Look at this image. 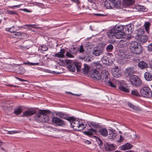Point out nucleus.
Here are the masks:
<instances>
[{
  "instance_id": "obj_52",
  "label": "nucleus",
  "mask_w": 152,
  "mask_h": 152,
  "mask_svg": "<svg viewBox=\"0 0 152 152\" xmlns=\"http://www.w3.org/2000/svg\"><path fill=\"white\" fill-rule=\"evenodd\" d=\"M41 47V49L44 51H46L48 49V47L46 46H42Z\"/></svg>"
},
{
  "instance_id": "obj_1",
  "label": "nucleus",
  "mask_w": 152,
  "mask_h": 152,
  "mask_svg": "<svg viewBox=\"0 0 152 152\" xmlns=\"http://www.w3.org/2000/svg\"><path fill=\"white\" fill-rule=\"evenodd\" d=\"M71 124L72 127L76 131H79L84 129L85 127L83 124H80V121L74 118L69 117L66 119Z\"/></svg>"
},
{
  "instance_id": "obj_39",
  "label": "nucleus",
  "mask_w": 152,
  "mask_h": 152,
  "mask_svg": "<svg viewBox=\"0 0 152 152\" xmlns=\"http://www.w3.org/2000/svg\"><path fill=\"white\" fill-rule=\"evenodd\" d=\"M84 67L82 69L83 72L84 74H87L89 70V68L88 66V65L86 64H84Z\"/></svg>"
},
{
  "instance_id": "obj_23",
  "label": "nucleus",
  "mask_w": 152,
  "mask_h": 152,
  "mask_svg": "<svg viewBox=\"0 0 152 152\" xmlns=\"http://www.w3.org/2000/svg\"><path fill=\"white\" fill-rule=\"evenodd\" d=\"M101 61L103 64L107 65H109L112 62L111 60L109 59L107 56H104L101 58Z\"/></svg>"
},
{
  "instance_id": "obj_34",
  "label": "nucleus",
  "mask_w": 152,
  "mask_h": 152,
  "mask_svg": "<svg viewBox=\"0 0 152 152\" xmlns=\"http://www.w3.org/2000/svg\"><path fill=\"white\" fill-rule=\"evenodd\" d=\"M99 132L102 136L106 137L108 135L107 130L105 128H102L99 130Z\"/></svg>"
},
{
  "instance_id": "obj_8",
  "label": "nucleus",
  "mask_w": 152,
  "mask_h": 152,
  "mask_svg": "<svg viewBox=\"0 0 152 152\" xmlns=\"http://www.w3.org/2000/svg\"><path fill=\"white\" fill-rule=\"evenodd\" d=\"M101 80L102 82H105L110 80L109 73L107 71L103 70L101 72Z\"/></svg>"
},
{
  "instance_id": "obj_18",
  "label": "nucleus",
  "mask_w": 152,
  "mask_h": 152,
  "mask_svg": "<svg viewBox=\"0 0 152 152\" xmlns=\"http://www.w3.org/2000/svg\"><path fill=\"white\" fill-rule=\"evenodd\" d=\"M118 88L120 91L126 93H129V90L126 83H121L119 86Z\"/></svg>"
},
{
  "instance_id": "obj_51",
  "label": "nucleus",
  "mask_w": 152,
  "mask_h": 152,
  "mask_svg": "<svg viewBox=\"0 0 152 152\" xmlns=\"http://www.w3.org/2000/svg\"><path fill=\"white\" fill-rule=\"evenodd\" d=\"M90 124L93 127L96 129L99 126V125L98 124L94 122H91Z\"/></svg>"
},
{
  "instance_id": "obj_40",
  "label": "nucleus",
  "mask_w": 152,
  "mask_h": 152,
  "mask_svg": "<svg viewBox=\"0 0 152 152\" xmlns=\"http://www.w3.org/2000/svg\"><path fill=\"white\" fill-rule=\"evenodd\" d=\"M136 10L138 11H145V7L144 6L137 5L135 6Z\"/></svg>"
},
{
  "instance_id": "obj_58",
  "label": "nucleus",
  "mask_w": 152,
  "mask_h": 152,
  "mask_svg": "<svg viewBox=\"0 0 152 152\" xmlns=\"http://www.w3.org/2000/svg\"><path fill=\"white\" fill-rule=\"evenodd\" d=\"M72 2L78 4L79 3V0H71Z\"/></svg>"
},
{
  "instance_id": "obj_42",
  "label": "nucleus",
  "mask_w": 152,
  "mask_h": 152,
  "mask_svg": "<svg viewBox=\"0 0 152 152\" xmlns=\"http://www.w3.org/2000/svg\"><path fill=\"white\" fill-rule=\"evenodd\" d=\"M74 64L75 65V67H76L77 71H80L81 70V64L79 63H76Z\"/></svg>"
},
{
  "instance_id": "obj_38",
  "label": "nucleus",
  "mask_w": 152,
  "mask_h": 152,
  "mask_svg": "<svg viewBox=\"0 0 152 152\" xmlns=\"http://www.w3.org/2000/svg\"><path fill=\"white\" fill-rule=\"evenodd\" d=\"M79 48L77 47H73L69 50V52L72 54H76L78 51Z\"/></svg>"
},
{
  "instance_id": "obj_46",
  "label": "nucleus",
  "mask_w": 152,
  "mask_h": 152,
  "mask_svg": "<svg viewBox=\"0 0 152 152\" xmlns=\"http://www.w3.org/2000/svg\"><path fill=\"white\" fill-rule=\"evenodd\" d=\"M94 14L96 16H98L99 17L106 16L107 15L105 13H103L101 12L98 13H95Z\"/></svg>"
},
{
  "instance_id": "obj_60",
  "label": "nucleus",
  "mask_w": 152,
  "mask_h": 152,
  "mask_svg": "<svg viewBox=\"0 0 152 152\" xmlns=\"http://www.w3.org/2000/svg\"><path fill=\"white\" fill-rule=\"evenodd\" d=\"M58 115L60 118H62L64 116V114L61 113H59L58 114Z\"/></svg>"
},
{
  "instance_id": "obj_31",
  "label": "nucleus",
  "mask_w": 152,
  "mask_h": 152,
  "mask_svg": "<svg viewBox=\"0 0 152 152\" xmlns=\"http://www.w3.org/2000/svg\"><path fill=\"white\" fill-rule=\"evenodd\" d=\"M127 45V42L126 40H121L118 43V46L120 48L126 47Z\"/></svg>"
},
{
  "instance_id": "obj_11",
  "label": "nucleus",
  "mask_w": 152,
  "mask_h": 152,
  "mask_svg": "<svg viewBox=\"0 0 152 152\" xmlns=\"http://www.w3.org/2000/svg\"><path fill=\"white\" fill-rule=\"evenodd\" d=\"M52 121L53 123L58 126H62L64 124L63 121L56 117H53Z\"/></svg>"
},
{
  "instance_id": "obj_26",
  "label": "nucleus",
  "mask_w": 152,
  "mask_h": 152,
  "mask_svg": "<svg viewBox=\"0 0 152 152\" xmlns=\"http://www.w3.org/2000/svg\"><path fill=\"white\" fill-rule=\"evenodd\" d=\"M65 52V50L64 49H61L60 51L58 52L54 55V56L56 57L59 58H63L64 56V54Z\"/></svg>"
},
{
  "instance_id": "obj_29",
  "label": "nucleus",
  "mask_w": 152,
  "mask_h": 152,
  "mask_svg": "<svg viewBox=\"0 0 152 152\" xmlns=\"http://www.w3.org/2000/svg\"><path fill=\"white\" fill-rule=\"evenodd\" d=\"M96 132V130L91 128L88 130V131L84 132V133L87 135L91 136L95 134Z\"/></svg>"
},
{
  "instance_id": "obj_44",
  "label": "nucleus",
  "mask_w": 152,
  "mask_h": 152,
  "mask_svg": "<svg viewBox=\"0 0 152 152\" xmlns=\"http://www.w3.org/2000/svg\"><path fill=\"white\" fill-rule=\"evenodd\" d=\"M6 31H9L11 32H14L15 31H16V29L14 28V26H13L12 27L10 28H6Z\"/></svg>"
},
{
  "instance_id": "obj_64",
  "label": "nucleus",
  "mask_w": 152,
  "mask_h": 152,
  "mask_svg": "<svg viewBox=\"0 0 152 152\" xmlns=\"http://www.w3.org/2000/svg\"><path fill=\"white\" fill-rule=\"evenodd\" d=\"M81 94H74L73 93L72 95L76 96H80L81 95Z\"/></svg>"
},
{
  "instance_id": "obj_4",
  "label": "nucleus",
  "mask_w": 152,
  "mask_h": 152,
  "mask_svg": "<svg viewBox=\"0 0 152 152\" xmlns=\"http://www.w3.org/2000/svg\"><path fill=\"white\" fill-rule=\"evenodd\" d=\"M120 5L121 0H107L105 3V6L107 9L117 7Z\"/></svg>"
},
{
  "instance_id": "obj_5",
  "label": "nucleus",
  "mask_w": 152,
  "mask_h": 152,
  "mask_svg": "<svg viewBox=\"0 0 152 152\" xmlns=\"http://www.w3.org/2000/svg\"><path fill=\"white\" fill-rule=\"evenodd\" d=\"M129 80L133 86H139L142 84V81L136 75H132L129 78Z\"/></svg>"
},
{
  "instance_id": "obj_62",
  "label": "nucleus",
  "mask_w": 152,
  "mask_h": 152,
  "mask_svg": "<svg viewBox=\"0 0 152 152\" xmlns=\"http://www.w3.org/2000/svg\"><path fill=\"white\" fill-rule=\"evenodd\" d=\"M16 78L18 80H20V81L23 82L24 81H25V80L23 79H21V78H18V77H16Z\"/></svg>"
},
{
  "instance_id": "obj_56",
  "label": "nucleus",
  "mask_w": 152,
  "mask_h": 152,
  "mask_svg": "<svg viewBox=\"0 0 152 152\" xmlns=\"http://www.w3.org/2000/svg\"><path fill=\"white\" fill-rule=\"evenodd\" d=\"M124 138L122 136L120 135V139L118 141V142H121L124 141Z\"/></svg>"
},
{
  "instance_id": "obj_20",
  "label": "nucleus",
  "mask_w": 152,
  "mask_h": 152,
  "mask_svg": "<svg viewBox=\"0 0 152 152\" xmlns=\"http://www.w3.org/2000/svg\"><path fill=\"white\" fill-rule=\"evenodd\" d=\"M41 113L43 114V115H42L40 122L44 123L47 122L49 121V118L46 112L44 110V111L42 112Z\"/></svg>"
},
{
  "instance_id": "obj_36",
  "label": "nucleus",
  "mask_w": 152,
  "mask_h": 152,
  "mask_svg": "<svg viewBox=\"0 0 152 152\" xmlns=\"http://www.w3.org/2000/svg\"><path fill=\"white\" fill-rule=\"evenodd\" d=\"M113 28L115 30V33L118 32V31H123L124 32V27L123 26H115Z\"/></svg>"
},
{
  "instance_id": "obj_19",
  "label": "nucleus",
  "mask_w": 152,
  "mask_h": 152,
  "mask_svg": "<svg viewBox=\"0 0 152 152\" xmlns=\"http://www.w3.org/2000/svg\"><path fill=\"white\" fill-rule=\"evenodd\" d=\"M138 67L141 69H144L148 67V64L145 61H140L137 64Z\"/></svg>"
},
{
  "instance_id": "obj_35",
  "label": "nucleus",
  "mask_w": 152,
  "mask_h": 152,
  "mask_svg": "<svg viewBox=\"0 0 152 152\" xmlns=\"http://www.w3.org/2000/svg\"><path fill=\"white\" fill-rule=\"evenodd\" d=\"M22 112V109L20 107H16L14 110L13 113L16 115L20 114Z\"/></svg>"
},
{
  "instance_id": "obj_6",
  "label": "nucleus",
  "mask_w": 152,
  "mask_h": 152,
  "mask_svg": "<svg viewBox=\"0 0 152 152\" xmlns=\"http://www.w3.org/2000/svg\"><path fill=\"white\" fill-rule=\"evenodd\" d=\"M140 92L143 96L146 98H150L152 96V92L148 87H143L141 89Z\"/></svg>"
},
{
  "instance_id": "obj_59",
  "label": "nucleus",
  "mask_w": 152,
  "mask_h": 152,
  "mask_svg": "<svg viewBox=\"0 0 152 152\" xmlns=\"http://www.w3.org/2000/svg\"><path fill=\"white\" fill-rule=\"evenodd\" d=\"M134 138L136 139V140L139 139L140 137L139 135L136 134L134 135Z\"/></svg>"
},
{
  "instance_id": "obj_15",
  "label": "nucleus",
  "mask_w": 152,
  "mask_h": 152,
  "mask_svg": "<svg viewBox=\"0 0 152 152\" xmlns=\"http://www.w3.org/2000/svg\"><path fill=\"white\" fill-rule=\"evenodd\" d=\"M118 135L115 130L113 129L110 130L108 135V138L110 140H113L116 138Z\"/></svg>"
},
{
  "instance_id": "obj_54",
  "label": "nucleus",
  "mask_w": 152,
  "mask_h": 152,
  "mask_svg": "<svg viewBox=\"0 0 152 152\" xmlns=\"http://www.w3.org/2000/svg\"><path fill=\"white\" fill-rule=\"evenodd\" d=\"M148 50L149 51H152V44H151L148 45Z\"/></svg>"
},
{
  "instance_id": "obj_61",
  "label": "nucleus",
  "mask_w": 152,
  "mask_h": 152,
  "mask_svg": "<svg viewBox=\"0 0 152 152\" xmlns=\"http://www.w3.org/2000/svg\"><path fill=\"white\" fill-rule=\"evenodd\" d=\"M8 133L9 134H12L15 133H16V132L15 131H8Z\"/></svg>"
},
{
  "instance_id": "obj_14",
  "label": "nucleus",
  "mask_w": 152,
  "mask_h": 152,
  "mask_svg": "<svg viewBox=\"0 0 152 152\" xmlns=\"http://www.w3.org/2000/svg\"><path fill=\"white\" fill-rule=\"evenodd\" d=\"M112 73L113 76L116 77H118L121 76V71L118 67H115V68L112 69Z\"/></svg>"
},
{
  "instance_id": "obj_28",
  "label": "nucleus",
  "mask_w": 152,
  "mask_h": 152,
  "mask_svg": "<svg viewBox=\"0 0 152 152\" xmlns=\"http://www.w3.org/2000/svg\"><path fill=\"white\" fill-rule=\"evenodd\" d=\"M14 35L15 36H13L14 37H17L16 36H18L19 38L21 39H24L27 36V34L24 33L15 32Z\"/></svg>"
},
{
  "instance_id": "obj_30",
  "label": "nucleus",
  "mask_w": 152,
  "mask_h": 152,
  "mask_svg": "<svg viewBox=\"0 0 152 152\" xmlns=\"http://www.w3.org/2000/svg\"><path fill=\"white\" fill-rule=\"evenodd\" d=\"M125 34L124 31H118L115 33V37L117 39L123 38L125 36Z\"/></svg>"
},
{
  "instance_id": "obj_32",
  "label": "nucleus",
  "mask_w": 152,
  "mask_h": 152,
  "mask_svg": "<svg viewBox=\"0 0 152 152\" xmlns=\"http://www.w3.org/2000/svg\"><path fill=\"white\" fill-rule=\"evenodd\" d=\"M124 4L125 6L131 5L135 3V1L134 0H123Z\"/></svg>"
},
{
  "instance_id": "obj_55",
  "label": "nucleus",
  "mask_w": 152,
  "mask_h": 152,
  "mask_svg": "<svg viewBox=\"0 0 152 152\" xmlns=\"http://www.w3.org/2000/svg\"><path fill=\"white\" fill-rule=\"evenodd\" d=\"M7 12L10 14H12V15H14V14H16L17 13L15 12L14 11H11L10 10H8L7 11Z\"/></svg>"
},
{
  "instance_id": "obj_12",
  "label": "nucleus",
  "mask_w": 152,
  "mask_h": 152,
  "mask_svg": "<svg viewBox=\"0 0 152 152\" xmlns=\"http://www.w3.org/2000/svg\"><path fill=\"white\" fill-rule=\"evenodd\" d=\"M104 148L105 150L108 151H112L115 149V146L113 144H109V143H105Z\"/></svg>"
},
{
  "instance_id": "obj_7",
  "label": "nucleus",
  "mask_w": 152,
  "mask_h": 152,
  "mask_svg": "<svg viewBox=\"0 0 152 152\" xmlns=\"http://www.w3.org/2000/svg\"><path fill=\"white\" fill-rule=\"evenodd\" d=\"M90 75L93 80H99L101 79V73L97 70L94 69L91 70L90 72Z\"/></svg>"
},
{
  "instance_id": "obj_53",
  "label": "nucleus",
  "mask_w": 152,
  "mask_h": 152,
  "mask_svg": "<svg viewBox=\"0 0 152 152\" xmlns=\"http://www.w3.org/2000/svg\"><path fill=\"white\" fill-rule=\"evenodd\" d=\"M25 26H30V27H32L33 28H37V29H38V28H39V27H36V25H34V24H33V25H32V24L26 25H25Z\"/></svg>"
},
{
  "instance_id": "obj_37",
  "label": "nucleus",
  "mask_w": 152,
  "mask_h": 152,
  "mask_svg": "<svg viewBox=\"0 0 152 152\" xmlns=\"http://www.w3.org/2000/svg\"><path fill=\"white\" fill-rule=\"evenodd\" d=\"M110 79L104 83L105 84L112 87L115 88L116 87V84L113 81H110Z\"/></svg>"
},
{
  "instance_id": "obj_33",
  "label": "nucleus",
  "mask_w": 152,
  "mask_h": 152,
  "mask_svg": "<svg viewBox=\"0 0 152 152\" xmlns=\"http://www.w3.org/2000/svg\"><path fill=\"white\" fill-rule=\"evenodd\" d=\"M44 110H40L39 111V112L38 113L36 114L34 116V118L35 119L41 122V116L42 115H43L42 113V112L44 111Z\"/></svg>"
},
{
  "instance_id": "obj_48",
  "label": "nucleus",
  "mask_w": 152,
  "mask_h": 152,
  "mask_svg": "<svg viewBox=\"0 0 152 152\" xmlns=\"http://www.w3.org/2000/svg\"><path fill=\"white\" fill-rule=\"evenodd\" d=\"M93 64L94 66L97 67L98 68H100V67H102V65L98 62H94Z\"/></svg>"
},
{
  "instance_id": "obj_17",
  "label": "nucleus",
  "mask_w": 152,
  "mask_h": 152,
  "mask_svg": "<svg viewBox=\"0 0 152 152\" xmlns=\"http://www.w3.org/2000/svg\"><path fill=\"white\" fill-rule=\"evenodd\" d=\"M35 113V111L34 110H28L23 112V115L21 116L23 117H28L33 115Z\"/></svg>"
},
{
  "instance_id": "obj_16",
  "label": "nucleus",
  "mask_w": 152,
  "mask_h": 152,
  "mask_svg": "<svg viewBox=\"0 0 152 152\" xmlns=\"http://www.w3.org/2000/svg\"><path fill=\"white\" fill-rule=\"evenodd\" d=\"M133 31V28L131 25H128L124 27V32L126 34H130Z\"/></svg>"
},
{
  "instance_id": "obj_10",
  "label": "nucleus",
  "mask_w": 152,
  "mask_h": 152,
  "mask_svg": "<svg viewBox=\"0 0 152 152\" xmlns=\"http://www.w3.org/2000/svg\"><path fill=\"white\" fill-rule=\"evenodd\" d=\"M103 51V49L102 47H97L94 48L93 51V53L94 55L98 56H100Z\"/></svg>"
},
{
  "instance_id": "obj_43",
  "label": "nucleus",
  "mask_w": 152,
  "mask_h": 152,
  "mask_svg": "<svg viewBox=\"0 0 152 152\" xmlns=\"http://www.w3.org/2000/svg\"><path fill=\"white\" fill-rule=\"evenodd\" d=\"M113 48V46L112 44L108 45L106 47V50L107 51H111Z\"/></svg>"
},
{
  "instance_id": "obj_41",
  "label": "nucleus",
  "mask_w": 152,
  "mask_h": 152,
  "mask_svg": "<svg viewBox=\"0 0 152 152\" xmlns=\"http://www.w3.org/2000/svg\"><path fill=\"white\" fill-rule=\"evenodd\" d=\"M150 26V23L149 22H145V23L144 26L145 30L148 33H149V27Z\"/></svg>"
},
{
  "instance_id": "obj_9",
  "label": "nucleus",
  "mask_w": 152,
  "mask_h": 152,
  "mask_svg": "<svg viewBox=\"0 0 152 152\" xmlns=\"http://www.w3.org/2000/svg\"><path fill=\"white\" fill-rule=\"evenodd\" d=\"M119 56L118 62L121 64H123L126 62L125 58H127V56L122 50H120L118 53Z\"/></svg>"
},
{
  "instance_id": "obj_57",
  "label": "nucleus",
  "mask_w": 152,
  "mask_h": 152,
  "mask_svg": "<svg viewBox=\"0 0 152 152\" xmlns=\"http://www.w3.org/2000/svg\"><path fill=\"white\" fill-rule=\"evenodd\" d=\"M79 51V52L80 53H82L84 52V50L83 48V46L82 45L80 46Z\"/></svg>"
},
{
  "instance_id": "obj_24",
  "label": "nucleus",
  "mask_w": 152,
  "mask_h": 152,
  "mask_svg": "<svg viewBox=\"0 0 152 152\" xmlns=\"http://www.w3.org/2000/svg\"><path fill=\"white\" fill-rule=\"evenodd\" d=\"M132 146L130 143H125L120 147V149L121 150L125 151L131 148Z\"/></svg>"
},
{
  "instance_id": "obj_2",
  "label": "nucleus",
  "mask_w": 152,
  "mask_h": 152,
  "mask_svg": "<svg viewBox=\"0 0 152 152\" xmlns=\"http://www.w3.org/2000/svg\"><path fill=\"white\" fill-rule=\"evenodd\" d=\"M144 32V30L141 28L136 30L135 31L134 37L141 43L146 42L148 39L147 36L143 35Z\"/></svg>"
},
{
  "instance_id": "obj_22",
  "label": "nucleus",
  "mask_w": 152,
  "mask_h": 152,
  "mask_svg": "<svg viewBox=\"0 0 152 152\" xmlns=\"http://www.w3.org/2000/svg\"><path fill=\"white\" fill-rule=\"evenodd\" d=\"M66 66L70 71L73 72H75V68L74 64H72L69 61L67 62Z\"/></svg>"
},
{
  "instance_id": "obj_63",
  "label": "nucleus",
  "mask_w": 152,
  "mask_h": 152,
  "mask_svg": "<svg viewBox=\"0 0 152 152\" xmlns=\"http://www.w3.org/2000/svg\"><path fill=\"white\" fill-rule=\"evenodd\" d=\"M22 72H21V74H23L25 72L26 70L24 68H22Z\"/></svg>"
},
{
  "instance_id": "obj_13",
  "label": "nucleus",
  "mask_w": 152,
  "mask_h": 152,
  "mask_svg": "<svg viewBox=\"0 0 152 152\" xmlns=\"http://www.w3.org/2000/svg\"><path fill=\"white\" fill-rule=\"evenodd\" d=\"M32 42L30 41H25L24 42L22 45H19L18 46L21 49L24 48L28 49L31 46Z\"/></svg>"
},
{
  "instance_id": "obj_21",
  "label": "nucleus",
  "mask_w": 152,
  "mask_h": 152,
  "mask_svg": "<svg viewBox=\"0 0 152 152\" xmlns=\"http://www.w3.org/2000/svg\"><path fill=\"white\" fill-rule=\"evenodd\" d=\"M144 74V77L145 79L148 81H151L152 80V72L151 71L147 70Z\"/></svg>"
},
{
  "instance_id": "obj_27",
  "label": "nucleus",
  "mask_w": 152,
  "mask_h": 152,
  "mask_svg": "<svg viewBox=\"0 0 152 152\" xmlns=\"http://www.w3.org/2000/svg\"><path fill=\"white\" fill-rule=\"evenodd\" d=\"M134 69L133 68L129 67L126 69L125 74L127 76H129L135 72Z\"/></svg>"
},
{
  "instance_id": "obj_3",
  "label": "nucleus",
  "mask_w": 152,
  "mask_h": 152,
  "mask_svg": "<svg viewBox=\"0 0 152 152\" xmlns=\"http://www.w3.org/2000/svg\"><path fill=\"white\" fill-rule=\"evenodd\" d=\"M130 49L132 53L136 55H139L142 52V48L140 44L135 41H133L130 43Z\"/></svg>"
},
{
  "instance_id": "obj_45",
  "label": "nucleus",
  "mask_w": 152,
  "mask_h": 152,
  "mask_svg": "<svg viewBox=\"0 0 152 152\" xmlns=\"http://www.w3.org/2000/svg\"><path fill=\"white\" fill-rule=\"evenodd\" d=\"M131 94L136 96H139L140 94L138 91L136 90H134L131 91Z\"/></svg>"
},
{
  "instance_id": "obj_25",
  "label": "nucleus",
  "mask_w": 152,
  "mask_h": 152,
  "mask_svg": "<svg viewBox=\"0 0 152 152\" xmlns=\"http://www.w3.org/2000/svg\"><path fill=\"white\" fill-rule=\"evenodd\" d=\"M115 30L113 28L111 30H109L108 32H107L106 34L109 38H111L115 37Z\"/></svg>"
},
{
  "instance_id": "obj_50",
  "label": "nucleus",
  "mask_w": 152,
  "mask_h": 152,
  "mask_svg": "<svg viewBox=\"0 0 152 152\" xmlns=\"http://www.w3.org/2000/svg\"><path fill=\"white\" fill-rule=\"evenodd\" d=\"M23 63L25 64H28L30 65H38L39 64V63H32L31 62H30L29 61H28L26 62H24Z\"/></svg>"
},
{
  "instance_id": "obj_47",
  "label": "nucleus",
  "mask_w": 152,
  "mask_h": 152,
  "mask_svg": "<svg viewBox=\"0 0 152 152\" xmlns=\"http://www.w3.org/2000/svg\"><path fill=\"white\" fill-rule=\"evenodd\" d=\"M128 105L130 108L134 110H137V108L136 106H134L132 104L130 103H128Z\"/></svg>"
},
{
  "instance_id": "obj_49",
  "label": "nucleus",
  "mask_w": 152,
  "mask_h": 152,
  "mask_svg": "<svg viewBox=\"0 0 152 152\" xmlns=\"http://www.w3.org/2000/svg\"><path fill=\"white\" fill-rule=\"evenodd\" d=\"M66 56L67 57L69 58H73L74 57V56L72 55V54L68 51L66 53Z\"/></svg>"
}]
</instances>
